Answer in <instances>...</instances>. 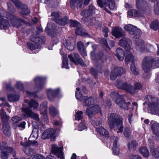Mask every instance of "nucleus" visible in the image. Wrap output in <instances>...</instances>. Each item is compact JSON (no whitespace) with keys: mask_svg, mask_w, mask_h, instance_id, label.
<instances>
[{"mask_svg":"<svg viewBox=\"0 0 159 159\" xmlns=\"http://www.w3.org/2000/svg\"><path fill=\"white\" fill-rule=\"evenodd\" d=\"M83 104L84 106H89L92 104L93 103V100L92 98H88L87 97H85L84 99Z\"/></svg>","mask_w":159,"mask_h":159,"instance_id":"obj_32","label":"nucleus"},{"mask_svg":"<svg viewBox=\"0 0 159 159\" xmlns=\"http://www.w3.org/2000/svg\"><path fill=\"white\" fill-rule=\"evenodd\" d=\"M101 111V108L99 106L96 105L88 108L86 110V113L89 117L99 113Z\"/></svg>","mask_w":159,"mask_h":159,"instance_id":"obj_10","label":"nucleus"},{"mask_svg":"<svg viewBox=\"0 0 159 159\" xmlns=\"http://www.w3.org/2000/svg\"><path fill=\"white\" fill-rule=\"evenodd\" d=\"M79 51L83 57H85L87 56V53L84 48L80 50Z\"/></svg>","mask_w":159,"mask_h":159,"instance_id":"obj_62","label":"nucleus"},{"mask_svg":"<svg viewBox=\"0 0 159 159\" xmlns=\"http://www.w3.org/2000/svg\"><path fill=\"white\" fill-rule=\"evenodd\" d=\"M127 51V53L125 56V62L127 64H128L129 62L133 63L134 60V57L133 54L129 51V50H127V51Z\"/></svg>","mask_w":159,"mask_h":159,"instance_id":"obj_23","label":"nucleus"},{"mask_svg":"<svg viewBox=\"0 0 159 159\" xmlns=\"http://www.w3.org/2000/svg\"><path fill=\"white\" fill-rule=\"evenodd\" d=\"M124 28L125 30L129 31L131 37L135 38H139L141 34L140 30L131 24L126 25Z\"/></svg>","mask_w":159,"mask_h":159,"instance_id":"obj_3","label":"nucleus"},{"mask_svg":"<svg viewBox=\"0 0 159 159\" xmlns=\"http://www.w3.org/2000/svg\"><path fill=\"white\" fill-rule=\"evenodd\" d=\"M68 57L71 61L73 62L76 65L80 64L81 65L84 66V62L81 59L78 54L74 53V57L71 55H69Z\"/></svg>","mask_w":159,"mask_h":159,"instance_id":"obj_12","label":"nucleus"},{"mask_svg":"<svg viewBox=\"0 0 159 159\" xmlns=\"http://www.w3.org/2000/svg\"><path fill=\"white\" fill-rule=\"evenodd\" d=\"M151 123L153 132L155 135L159 136V124L153 121L151 122Z\"/></svg>","mask_w":159,"mask_h":159,"instance_id":"obj_24","label":"nucleus"},{"mask_svg":"<svg viewBox=\"0 0 159 159\" xmlns=\"http://www.w3.org/2000/svg\"><path fill=\"white\" fill-rule=\"evenodd\" d=\"M16 87L20 90H23V86L22 83L20 82H17L16 84Z\"/></svg>","mask_w":159,"mask_h":159,"instance_id":"obj_58","label":"nucleus"},{"mask_svg":"<svg viewBox=\"0 0 159 159\" xmlns=\"http://www.w3.org/2000/svg\"><path fill=\"white\" fill-rule=\"evenodd\" d=\"M137 143L135 141H132L130 142L128 144V147L130 150L135 149Z\"/></svg>","mask_w":159,"mask_h":159,"instance_id":"obj_41","label":"nucleus"},{"mask_svg":"<svg viewBox=\"0 0 159 159\" xmlns=\"http://www.w3.org/2000/svg\"><path fill=\"white\" fill-rule=\"evenodd\" d=\"M30 144H31L29 143V142L26 143L21 142L20 143L21 145L25 146V148L24 150L25 153L27 155H31L34 154V152L33 150L29 147Z\"/></svg>","mask_w":159,"mask_h":159,"instance_id":"obj_19","label":"nucleus"},{"mask_svg":"<svg viewBox=\"0 0 159 159\" xmlns=\"http://www.w3.org/2000/svg\"><path fill=\"white\" fill-rule=\"evenodd\" d=\"M0 26L1 29H6L9 27L10 25L7 20L5 19L0 15Z\"/></svg>","mask_w":159,"mask_h":159,"instance_id":"obj_22","label":"nucleus"},{"mask_svg":"<svg viewBox=\"0 0 159 159\" xmlns=\"http://www.w3.org/2000/svg\"><path fill=\"white\" fill-rule=\"evenodd\" d=\"M130 68L132 72L134 75H137L139 74V70L136 67L134 63H131Z\"/></svg>","mask_w":159,"mask_h":159,"instance_id":"obj_36","label":"nucleus"},{"mask_svg":"<svg viewBox=\"0 0 159 159\" xmlns=\"http://www.w3.org/2000/svg\"><path fill=\"white\" fill-rule=\"evenodd\" d=\"M29 107L34 109H36L39 106L38 103L35 101L32 100L28 102Z\"/></svg>","mask_w":159,"mask_h":159,"instance_id":"obj_34","label":"nucleus"},{"mask_svg":"<svg viewBox=\"0 0 159 159\" xmlns=\"http://www.w3.org/2000/svg\"><path fill=\"white\" fill-rule=\"evenodd\" d=\"M96 131L98 133L102 136L107 137L108 133V131L104 128L100 127L96 129Z\"/></svg>","mask_w":159,"mask_h":159,"instance_id":"obj_28","label":"nucleus"},{"mask_svg":"<svg viewBox=\"0 0 159 159\" xmlns=\"http://www.w3.org/2000/svg\"><path fill=\"white\" fill-rule=\"evenodd\" d=\"M112 34L116 38H120L125 35L123 30L118 27H114L112 28Z\"/></svg>","mask_w":159,"mask_h":159,"instance_id":"obj_16","label":"nucleus"},{"mask_svg":"<svg viewBox=\"0 0 159 159\" xmlns=\"http://www.w3.org/2000/svg\"><path fill=\"white\" fill-rule=\"evenodd\" d=\"M0 156L3 159H7L8 158V154L2 151V148H0Z\"/></svg>","mask_w":159,"mask_h":159,"instance_id":"obj_48","label":"nucleus"},{"mask_svg":"<svg viewBox=\"0 0 159 159\" xmlns=\"http://www.w3.org/2000/svg\"><path fill=\"white\" fill-rule=\"evenodd\" d=\"M102 122V120L101 118L95 119L92 121V124L94 125L98 126L101 125Z\"/></svg>","mask_w":159,"mask_h":159,"instance_id":"obj_46","label":"nucleus"},{"mask_svg":"<svg viewBox=\"0 0 159 159\" xmlns=\"http://www.w3.org/2000/svg\"><path fill=\"white\" fill-rule=\"evenodd\" d=\"M56 131L53 129H46L43 133L42 138L43 139L50 138L51 140H54L56 137Z\"/></svg>","mask_w":159,"mask_h":159,"instance_id":"obj_8","label":"nucleus"},{"mask_svg":"<svg viewBox=\"0 0 159 159\" xmlns=\"http://www.w3.org/2000/svg\"><path fill=\"white\" fill-rule=\"evenodd\" d=\"M140 153L144 157H147L149 155L148 150L145 147H141L139 148Z\"/></svg>","mask_w":159,"mask_h":159,"instance_id":"obj_33","label":"nucleus"},{"mask_svg":"<svg viewBox=\"0 0 159 159\" xmlns=\"http://www.w3.org/2000/svg\"><path fill=\"white\" fill-rule=\"evenodd\" d=\"M41 112L43 114L44 117V120L46 121L48 120V117L47 115V107L46 106H44L43 108L40 109Z\"/></svg>","mask_w":159,"mask_h":159,"instance_id":"obj_40","label":"nucleus"},{"mask_svg":"<svg viewBox=\"0 0 159 159\" xmlns=\"http://www.w3.org/2000/svg\"><path fill=\"white\" fill-rule=\"evenodd\" d=\"M112 149L113 152L115 155H118L119 153L120 148L117 142L115 141L113 143Z\"/></svg>","mask_w":159,"mask_h":159,"instance_id":"obj_30","label":"nucleus"},{"mask_svg":"<svg viewBox=\"0 0 159 159\" xmlns=\"http://www.w3.org/2000/svg\"><path fill=\"white\" fill-rule=\"evenodd\" d=\"M44 78L42 77H37L34 80V82L36 85H39L38 87L40 89V85L44 82Z\"/></svg>","mask_w":159,"mask_h":159,"instance_id":"obj_37","label":"nucleus"},{"mask_svg":"<svg viewBox=\"0 0 159 159\" xmlns=\"http://www.w3.org/2000/svg\"><path fill=\"white\" fill-rule=\"evenodd\" d=\"M51 148L52 152L54 155L60 159H64L62 147H58L56 145L53 144L51 145Z\"/></svg>","mask_w":159,"mask_h":159,"instance_id":"obj_9","label":"nucleus"},{"mask_svg":"<svg viewBox=\"0 0 159 159\" xmlns=\"http://www.w3.org/2000/svg\"><path fill=\"white\" fill-rule=\"evenodd\" d=\"M125 72V70L122 68L117 67L112 71L110 76L111 79L114 80L118 75H122Z\"/></svg>","mask_w":159,"mask_h":159,"instance_id":"obj_13","label":"nucleus"},{"mask_svg":"<svg viewBox=\"0 0 159 159\" xmlns=\"http://www.w3.org/2000/svg\"><path fill=\"white\" fill-rule=\"evenodd\" d=\"M129 159H141V157L138 155H131Z\"/></svg>","mask_w":159,"mask_h":159,"instance_id":"obj_63","label":"nucleus"},{"mask_svg":"<svg viewBox=\"0 0 159 159\" xmlns=\"http://www.w3.org/2000/svg\"><path fill=\"white\" fill-rule=\"evenodd\" d=\"M75 115V120H79L82 119V115L83 112L82 111H79L76 112Z\"/></svg>","mask_w":159,"mask_h":159,"instance_id":"obj_47","label":"nucleus"},{"mask_svg":"<svg viewBox=\"0 0 159 159\" xmlns=\"http://www.w3.org/2000/svg\"><path fill=\"white\" fill-rule=\"evenodd\" d=\"M78 92H76L75 93V96L76 98L79 101H83L84 100L85 97H84L80 93H78Z\"/></svg>","mask_w":159,"mask_h":159,"instance_id":"obj_50","label":"nucleus"},{"mask_svg":"<svg viewBox=\"0 0 159 159\" xmlns=\"http://www.w3.org/2000/svg\"><path fill=\"white\" fill-rule=\"evenodd\" d=\"M84 30L82 28H77L75 30V33L79 35H84L86 34V33L84 32Z\"/></svg>","mask_w":159,"mask_h":159,"instance_id":"obj_49","label":"nucleus"},{"mask_svg":"<svg viewBox=\"0 0 159 159\" xmlns=\"http://www.w3.org/2000/svg\"><path fill=\"white\" fill-rule=\"evenodd\" d=\"M148 108L152 113L155 114H157L159 111V106L155 103L150 104L148 106Z\"/></svg>","mask_w":159,"mask_h":159,"instance_id":"obj_21","label":"nucleus"},{"mask_svg":"<svg viewBox=\"0 0 159 159\" xmlns=\"http://www.w3.org/2000/svg\"><path fill=\"white\" fill-rule=\"evenodd\" d=\"M83 0H71L70 5L71 7L74 9L75 7H76L78 8L82 7L83 4Z\"/></svg>","mask_w":159,"mask_h":159,"instance_id":"obj_18","label":"nucleus"},{"mask_svg":"<svg viewBox=\"0 0 159 159\" xmlns=\"http://www.w3.org/2000/svg\"><path fill=\"white\" fill-rule=\"evenodd\" d=\"M21 22H23V20L20 19L19 20L14 17V18L11 20V23L13 26L18 28L21 26Z\"/></svg>","mask_w":159,"mask_h":159,"instance_id":"obj_27","label":"nucleus"},{"mask_svg":"<svg viewBox=\"0 0 159 159\" xmlns=\"http://www.w3.org/2000/svg\"><path fill=\"white\" fill-rule=\"evenodd\" d=\"M51 16H52L54 17V21L56 22L57 20H58L59 19H58L60 17V15L59 13L57 12H53L52 13Z\"/></svg>","mask_w":159,"mask_h":159,"instance_id":"obj_52","label":"nucleus"},{"mask_svg":"<svg viewBox=\"0 0 159 159\" xmlns=\"http://www.w3.org/2000/svg\"><path fill=\"white\" fill-rule=\"evenodd\" d=\"M136 6L138 8H139L143 4V0H136Z\"/></svg>","mask_w":159,"mask_h":159,"instance_id":"obj_64","label":"nucleus"},{"mask_svg":"<svg viewBox=\"0 0 159 159\" xmlns=\"http://www.w3.org/2000/svg\"><path fill=\"white\" fill-rule=\"evenodd\" d=\"M101 43L104 44L107 47L110 49L114 45V42L113 41H111L108 42V45L107 41L105 39H102L101 40Z\"/></svg>","mask_w":159,"mask_h":159,"instance_id":"obj_35","label":"nucleus"},{"mask_svg":"<svg viewBox=\"0 0 159 159\" xmlns=\"http://www.w3.org/2000/svg\"><path fill=\"white\" fill-rule=\"evenodd\" d=\"M38 137V134H35V135L34 134V132H33L32 134L30 135V137L29 140V143H30L31 144H34V140L36 139Z\"/></svg>","mask_w":159,"mask_h":159,"instance_id":"obj_42","label":"nucleus"},{"mask_svg":"<svg viewBox=\"0 0 159 159\" xmlns=\"http://www.w3.org/2000/svg\"><path fill=\"white\" fill-rule=\"evenodd\" d=\"M116 56L119 60L123 61L124 57L123 50L120 48H118L116 50Z\"/></svg>","mask_w":159,"mask_h":159,"instance_id":"obj_25","label":"nucleus"},{"mask_svg":"<svg viewBox=\"0 0 159 159\" xmlns=\"http://www.w3.org/2000/svg\"><path fill=\"white\" fill-rule=\"evenodd\" d=\"M8 100L10 101H17L19 99V96L18 95H8Z\"/></svg>","mask_w":159,"mask_h":159,"instance_id":"obj_44","label":"nucleus"},{"mask_svg":"<svg viewBox=\"0 0 159 159\" xmlns=\"http://www.w3.org/2000/svg\"><path fill=\"white\" fill-rule=\"evenodd\" d=\"M62 67L66 69H68L69 68L67 59L66 58H63L62 62Z\"/></svg>","mask_w":159,"mask_h":159,"instance_id":"obj_51","label":"nucleus"},{"mask_svg":"<svg viewBox=\"0 0 159 159\" xmlns=\"http://www.w3.org/2000/svg\"><path fill=\"white\" fill-rule=\"evenodd\" d=\"M130 131L129 129L128 128H126L125 129L124 134L125 137H128L130 135Z\"/></svg>","mask_w":159,"mask_h":159,"instance_id":"obj_56","label":"nucleus"},{"mask_svg":"<svg viewBox=\"0 0 159 159\" xmlns=\"http://www.w3.org/2000/svg\"><path fill=\"white\" fill-rule=\"evenodd\" d=\"M150 151L155 157L156 158H159V152L158 149L155 150L154 148L152 147L150 148Z\"/></svg>","mask_w":159,"mask_h":159,"instance_id":"obj_39","label":"nucleus"},{"mask_svg":"<svg viewBox=\"0 0 159 159\" xmlns=\"http://www.w3.org/2000/svg\"><path fill=\"white\" fill-rule=\"evenodd\" d=\"M154 62H152L149 57H145L143 60L142 66L144 71L147 72L150 69V67L152 66V64H155Z\"/></svg>","mask_w":159,"mask_h":159,"instance_id":"obj_11","label":"nucleus"},{"mask_svg":"<svg viewBox=\"0 0 159 159\" xmlns=\"http://www.w3.org/2000/svg\"><path fill=\"white\" fill-rule=\"evenodd\" d=\"M78 48L79 51L84 49V45L81 41H80L78 43Z\"/></svg>","mask_w":159,"mask_h":159,"instance_id":"obj_61","label":"nucleus"},{"mask_svg":"<svg viewBox=\"0 0 159 159\" xmlns=\"http://www.w3.org/2000/svg\"><path fill=\"white\" fill-rule=\"evenodd\" d=\"M30 39L32 42H34V43L31 42H27V45L28 48L31 50H34L37 48L38 46L36 43H37V41L39 42L40 41V38L38 37L35 38L32 36L30 37Z\"/></svg>","mask_w":159,"mask_h":159,"instance_id":"obj_14","label":"nucleus"},{"mask_svg":"<svg viewBox=\"0 0 159 159\" xmlns=\"http://www.w3.org/2000/svg\"><path fill=\"white\" fill-rule=\"evenodd\" d=\"M150 28L155 30L159 29V21L156 20L152 22L150 25Z\"/></svg>","mask_w":159,"mask_h":159,"instance_id":"obj_31","label":"nucleus"},{"mask_svg":"<svg viewBox=\"0 0 159 159\" xmlns=\"http://www.w3.org/2000/svg\"><path fill=\"white\" fill-rule=\"evenodd\" d=\"M49 113L52 116L54 117L58 114V112L54 107L52 106L49 108Z\"/></svg>","mask_w":159,"mask_h":159,"instance_id":"obj_43","label":"nucleus"},{"mask_svg":"<svg viewBox=\"0 0 159 159\" xmlns=\"http://www.w3.org/2000/svg\"><path fill=\"white\" fill-rule=\"evenodd\" d=\"M15 5L16 7L20 10L22 14L28 15L30 13V10L28 8L27 6L22 4L18 0H10Z\"/></svg>","mask_w":159,"mask_h":159,"instance_id":"obj_7","label":"nucleus"},{"mask_svg":"<svg viewBox=\"0 0 159 159\" xmlns=\"http://www.w3.org/2000/svg\"><path fill=\"white\" fill-rule=\"evenodd\" d=\"M116 86L118 88L123 89L129 92L131 94H133L137 92V90L142 89V86L140 84L136 83L134 84V87L129 84L123 83L120 81L116 82Z\"/></svg>","mask_w":159,"mask_h":159,"instance_id":"obj_2","label":"nucleus"},{"mask_svg":"<svg viewBox=\"0 0 159 159\" xmlns=\"http://www.w3.org/2000/svg\"><path fill=\"white\" fill-rule=\"evenodd\" d=\"M30 117H31L36 121L39 120V115L33 113L30 110L24 111Z\"/></svg>","mask_w":159,"mask_h":159,"instance_id":"obj_29","label":"nucleus"},{"mask_svg":"<svg viewBox=\"0 0 159 159\" xmlns=\"http://www.w3.org/2000/svg\"><path fill=\"white\" fill-rule=\"evenodd\" d=\"M67 20V17H65L62 19H59L58 20L56 21V22L61 25H64L66 24Z\"/></svg>","mask_w":159,"mask_h":159,"instance_id":"obj_45","label":"nucleus"},{"mask_svg":"<svg viewBox=\"0 0 159 159\" xmlns=\"http://www.w3.org/2000/svg\"><path fill=\"white\" fill-rule=\"evenodd\" d=\"M32 159H45V158L40 154H34Z\"/></svg>","mask_w":159,"mask_h":159,"instance_id":"obj_53","label":"nucleus"},{"mask_svg":"<svg viewBox=\"0 0 159 159\" xmlns=\"http://www.w3.org/2000/svg\"><path fill=\"white\" fill-rule=\"evenodd\" d=\"M97 2L101 8H105L108 6L109 9L113 10L115 7L114 0H97Z\"/></svg>","mask_w":159,"mask_h":159,"instance_id":"obj_6","label":"nucleus"},{"mask_svg":"<svg viewBox=\"0 0 159 159\" xmlns=\"http://www.w3.org/2000/svg\"><path fill=\"white\" fill-rule=\"evenodd\" d=\"M6 150L7 152L12 153V155L14 157L16 155V152L13 148L9 147L7 148Z\"/></svg>","mask_w":159,"mask_h":159,"instance_id":"obj_55","label":"nucleus"},{"mask_svg":"<svg viewBox=\"0 0 159 159\" xmlns=\"http://www.w3.org/2000/svg\"><path fill=\"white\" fill-rule=\"evenodd\" d=\"M7 5L9 10L11 12H14L15 10L13 6L10 2L7 3Z\"/></svg>","mask_w":159,"mask_h":159,"instance_id":"obj_59","label":"nucleus"},{"mask_svg":"<svg viewBox=\"0 0 159 159\" xmlns=\"http://www.w3.org/2000/svg\"><path fill=\"white\" fill-rule=\"evenodd\" d=\"M87 128L86 126L83 123H81L79 125L78 129L80 131H81L83 129H86Z\"/></svg>","mask_w":159,"mask_h":159,"instance_id":"obj_60","label":"nucleus"},{"mask_svg":"<svg viewBox=\"0 0 159 159\" xmlns=\"http://www.w3.org/2000/svg\"><path fill=\"white\" fill-rule=\"evenodd\" d=\"M108 123L111 129L114 128L116 131L118 130L117 132V133L122 131L123 127L122 126V118L117 119V116L116 114L112 113L110 115L108 118Z\"/></svg>","mask_w":159,"mask_h":159,"instance_id":"obj_1","label":"nucleus"},{"mask_svg":"<svg viewBox=\"0 0 159 159\" xmlns=\"http://www.w3.org/2000/svg\"><path fill=\"white\" fill-rule=\"evenodd\" d=\"M131 44V42L129 39L125 37L120 40L119 42V44L124 47L126 51L130 50Z\"/></svg>","mask_w":159,"mask_h":159,"instance_id":"obj_17","label":"nucleus"},{"mask_svg":"<svg viewBox=\"0 0 159 159\" xmlns=\"http://www.w3.org/2000/svg\"><path fill=\"white\" fill-rule=\"evenodd\" d=\"M66 47L69 50H72L75 47V43L74 40L71 39L70 40H68L66 42Z\"/></svg>","mask_w":159,"mask_h":159,"instance_id":"obj_26","label":"nucleus"},{"mask_svg":"<svg viewBox=\"0 0 159 159\" xmlns=\"http://www.w3.org/2000/svg\"><path fill=\"white\" fill-rule=\"evenodd\" d=\"M70 25L73 27H75L80 25L79 23L76 21L71 20L70 22Z\"/></svg>","mask_w":159,"mask_h":159,"instance_id":"obj_57","label":"nucleus"},{"mask_svg":"<svg viewBox=\"0 0 159 159\" xmlns=\"http://www.w3.org/2000/svg\"><path fill=\"white\" fill-rule=\"evenodd\" d=\"M128 13L130 16H138L140 15V13L135 10L131 9L128 12Z\"/></svg>","mask_w":159,"mask_h":159,"instance_id":"obj_38","label":"nucleus"},{"mask_svg":"<svg viewBox=\"0 0 159 159\" xmlns=\"http://www.w3.org/2000/svg\"><path fill=\"white\" fill-rule=\"evenodd\" d=\"M60 91V90L59 89L55 90H52L51 89H48L47 93L49 99L52 100V98L56 96Z\"/></svg>","mask_w":159,"mask_h":159,"instance_id":"obj_20","label":"nucleus"},{"mask_svg":"<svg viewBox=\"0 0 159 159\" xmlns=\"http://www.w3.org/2000/svg\"><path fill=\"white\" fill-rule=\"evenodd\" d=\"M0 116L3 124V133L7 136H9L10 135V133L9 131V126L7 124V121L9 119V117L6 115V113L3 109H2L0 112Z\"/></svg>","mask_w":159,"mask_h":159,"instance_id":"obj_5","label":"nucleus"},{"mask_svg":"<svg viewBox=\"0 0 159 159\" xmlns=\"http://www.w3.org/2000/svg\"><path fill=\"white\" fill-rule=\"evenodd\" d=\"M95 8L93 6H89V9L88 10H83L81 13L83 16L82 20L83 21L91 22H92L90 16L95 13Z\"/></svg>","mask_w":159,"mask_h":159,"instance_id":"obj_4","label":"nucleus"},{"mask_svg":"<svg viewBox=\"0 0 159 159\" xmlns=\"http://www.w3.org/2000/svg\"><path fill=\"white\" fill-rule=\"evenodd\" d=\"M12 120L13 122V123L16 124L18 123L19 121L21 120V119L17 116H15L12 118Z\"/></svg>","mask_w":159,"mask_h":159,"instance_id":"obj_54","label":"nucleus"},{"mask_svg":"<svg viewBox=\"0 0 159 159\" xmlns=\"http://www.w3.org/2000/svg\"><path fill=\"white\" fill-rule=\"evenodd\" d=\"M116 103L120 107L122 108L125 109H128L129 102L126 103L125 102L123 97L120 96H118L116 100Z\"/></svg>","mask_w":159,"mask_h":159,"instance_id":"obj_15","label":"nucleus"}]
</instances>
